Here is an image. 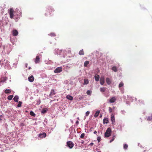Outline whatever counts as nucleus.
<instances>
[{
  "mask_svg": "<svg viewBox=\"0 0 152 152\" xmlns=\"http://www.w3.org/2000/svg\"><path fill=\"white\" fill-rule=\"evenodd\" d=\"M111 129L110 128H107L105 133V136L106 137H110L111 135Z\"/></svg>",
  "mask_w": 152,
  "mask_h": 152,
  "instance_id": "1",
  "label": "nucleus"
},
{
  "mask_svg": "<svg viewBox=\"0 0 152 152\" xmlns=\"http://www.w3.org/2000/svg\"><path fill=\"white\" fill-rule=\"evenodd\" d=\"M14 11L12 8H11L10 9L9 15L11 19H13L14 18Z\"/></svg>",
  "mask_w": 152,
  "mask_h": 152,
  "instance_id": "2",
  "label": "nucleus"
},
{
  "mask_svg": "<svg viewBox=\"0 0 152 152\" xmlns=\"http://www.w3.org/2000/svg\"><path fill=\"white\" fill-rule=\"evenodd\" d=\"M67 145L70 148H72L74 146V144L72 141H69L67 142Z\"/></svg>",
  "mask_w": 152,
  "mask_h": 152,
  "instance_id": "3",
  "label": "nucleus"
},
{
  "mask_svg": "<svg viewBox=\"0 0 152 152\" xmlns=\"http://www.w3.org/2000/svg\"><path fill=\"white\" fill-rule=\"evenodd\" d=\"M62 68L61 67H58L54 71L55 73H58L61 72L62 71Z\"/></svg>",
  "mask_w": 152,
  "mask_h": 152,
  "instance_id": "4",
  "label": "nucleus"
},
{
  "mask_svg": "<svg viewBox=\"0 0 152 152\" xmlns=\"http://www.w3.org/2000/svg\"><path fill=\"white\" fill-rule=\"evenodd\" d=\"M100 83L101 85H103L104 83V78L103 76H101L100 80Z\"/></svg>",
  "mask_w": 152,
  "mask_h": 152,
  "instance_id": "5",
  "label": "nucleus"
},
{
  "mask_svg": "<svg viewBox=\"0 0 152 152\" xmlns=\"http://www.w3.org/2000/svg\"><path fill=\"white\" fill-rule=\"evenodd\" d=\"M46 134L45 132H43L42 133H40L39 134V137L41 138H44L46 136Z\"/></svg>",
  "mask_w": 152,
  "mask_h": 152,
  "instance_id": "6",
  "label": "nucleus"
},
{
  "mask_svg": "<svg viewBox=\"0 0 152 152\" xmlns=\"http://www.w3.org/2000/svg\"><path fill=\"white\" fill-rule=\"evenodd\" d=\"M116 100L115 97H112L110 100L109 102L110 103H113Z\"/></svg>",
  "mask_w": 152,
  "mask_h": 152,
  "instance_id": "7",
  "label": "nucleus"
},
{
  "mask_svg": "<svg viewBox=\"0 0 152 152\" xmlns=\"http://www.w3.org/2000/svg\"><path fill=\"white\" fill-rule=\"evenodd\" d=\"M18 34V32L17 30L14 29L12 31V34L14 36H16Z\"/></svg>",
  "mask_w": 152,
  "mask_h": 152,
  "instance_id": "8",
  "label": "nucleus"
},
{
  "mask_svg": "<svg viewBox=\"0 0 152 152\" xmlns=\"http://www.w3.org/2000/svg\"><path fill=\"white\" fill-rule=\"evenodd\" d=\"M109 120V119L108 118L105 117V118L103 120V124H107L108 123Z\"/></svg>",
  "mask_w": 152,
  "mask_h": 152,
  "instance_id": "9",
  "label": "nucleus"
},
{
  "mask_svg": "<svg viewBox=\"0 0 152 152\" xmlns=\"http://www.w3.org/2000/svg\"><path fill=\"white\" fill-rule=\"evenodd\" d=\"M106 81L107 84L108 85H110L111 83V80L108 77L106 78Z\"/></svg>",
  "mask_w": 152,
  "mask_h": 152,
  "instance_id": "10",
  "label": "nucleus"
},
{
  "mask_svg": "<svg viewBox=\"0 0 152 152\" xmlns=\"http://www.w3.org/2000/svg\"><path fill=\"white\" fill-rule=\"evenodd\" d=\"M28 80L30 82H32L34 80V78L33 75H31L28 77Z\"/></svg>",
  "mask_w": 152,
  "mask_h": 152,
  "instance_id": "11",
  "label": "nucleus"
},
{
  "mask_svg": "<svg viewBox=\"0 0 152 152\" xmlns=\"http://www.w3.org/2000/svg\"><path fill=\"white\" fill-rule=\"evenodd\" d=\"M111 121L112 122V124H114L115 122V119L114 115L113 114H112L111 115Z\"/></svg>",
  "mask_w": 152,
  "mask_h": 152,
  "instance_id": "12",
  "label": "nucleus"
},
{
  "mask_svg": "<svg viewBox=\"0 0 152 152\" xmlns=\"http://www.w3.org/2000/svg\"><path fill=\"white\" fill-rule=\"evenodd\" d=\"M56 93L55 92L54 90L53 89L51 90L50 94V96L52 97L53 95L55 94Z\"/></svg>",
  "mask_w": 152,
  "mask_h": 152,
  "instance_id": "13",
  "label": "nucleus"
},
{
  "mask_svg": "<svg viewBox=\"0 0 152 152\" xmlns=\"http://www.w3.org/2000/svg\"><path fill=\"white\" fill-rule=\"evenodd\" d=\"M39 56H37L35 60V62L36 63H38L39 62Z\"/></svg>",
  "mask_w": 152,
  "mask_h": 152,
  "instance_id": "14",
  "label": "nucleus"
},
{
  "mask_svg": "<svg viewBox=\"0 0 152 152\" xmlns=\"http://www.w3.org/2000/svg\"><path fill=\"white\" fill-rule=\"evenodd\" d=\"M9 61L7 60L4 59V61L3 63H2V64L4 65H6L9 64Z\"/></svg>",
  "mask_w": 152,
  "mask_h": 152,
  "instance_id": "15",
  "label": "nucleus"
},
{
  "mask_svg": "<svg viewBox=\"0 0 152 152\" xmlns=\"http://www.w3.org/2000/svg\"><path fill=\"white\" fill-rule=\"evenodd\" d=\"M95 80L96 81H98L99 79V76L98 75H96L94 76Z\"/></svg>",
  "mask_w": 152,
  "mask_h": 152,
  "instance_id": "16",
  "label": "nucleus"
},
{
  "mask_svg": "<svg viewBox=\"0 0 152 152\" xmlns=\"http://www.w3.org/2000/svg\"><path fill=\"white\" fill-rule=\"evenodd\" d=\"M66 98L67 99L70 100H72L73 99V97L71 95H67L66 96Z\"/></svg>",
  "mask_w": 152,
  "mask_h": 152,
  "instance_id": "17",
  "label": "nucleus"
},
{
  "mask_svg": "<svg viewBox=\"0 0 152 152\" xmlns=\"http://www.w3.org/2000/svg\"><path fill=\"white\" fill-rule=\"evenodd\" d=\"M19 97L18 96H15L13 98V100L15 102H18V99Z\"/></svg>",
  "mask_w": 152,
  "mask_h": 152,
  "instance_id": "18",
  "label": "nucleus"
},
{
  "mask_svg": "<svg viewBox=\"0 0 152 152\" xmlns=\"http://www.w3.org/2000/svg\"><path fill=\"white\" fill-rule=\"evenodd\" d=\"M100 112V111L99 110H98L96 111L94 115V117L95 118L97 117L99 115Z\"/></svg>",
  "mask_w": 152,
  "mask_h": 152,
  "instance_id": "19",
  "label": "nucleus"
},
{
  "mask_svg": "<svg viewBox=\"0 0 152 152\" xmlns=\"http://www.w3.org/2000/svg\"><path fill=\"white\" fill-rule=\"evenodd\" d=\"M89 61H85L84 63V66L85 67H87V65L89 64Z\"/></svg>",
  "mask_w": 152,
  "mask_h": 152,
  "instance_id": "20",
  "label": "nucleus"
},
{
  "mask_svg": "<svg viewBox=\"0 0 152 152\" xmlns=\"http://www.w3.org/2000/svg\"><path fill=\"white\" fill-rule=\"evenodd\" d=\"M48 110V109L47 108L43 109L41 111V113H46Z\"/></svg>",
  "mask_w": 152,
  "mask_h": 152,
  "instance_id": "21",
  "label": "nucleus"
},
{
  "mask_svg": "<svg viewBox=\"0 0 152 152\" xmlns=\"http://www.w3.org/2000/svg\"><path fill=\"white\" fill-rule=\"evenodd\" d=\"M106 89V88H104V87L101 88H100V91L101 92H104L105 91Z\"/></svg>",
  "mask_w": 152,
  "mask_h": 152,
  "instance_id": "22",
  "label": "nucleus"
},
{
  "mask_svg": "<svg viewBox=\"0 0 152 152\" xmlns=\"http://www.w3.org/2000/svg\"><path fill=\"white\" fill-rule=\"evenodd\" d=\"M84 52L83 49L81 50L79 52V54L80 55H84Z\"/></svg>",
  "mask_w": 152,
  "mask_h": 152,
  "instance_id": "23",
  "label": "nucleus"
},
{
  "mask_svg": "<svg viewBox=\"0 0 152 152\" xmlns=\"http://www.w3.org/2000/svg\"><path fill=\"white\" fill-rule=\"evenodd\" d=\"M88 83H89V81H88V79H85L84 80V84L86 85V84H88Z\"/></svg>",
  "mask_w": 152,
  "mask_h": 152,
  "instance_id": "24",
  "label": "nucleus"
},
{
  "mask_svg": "<svg viewBox=\"0 0 152 152\" xmlns=\"http://www.w3.org/2000/svg\"><path fill=\"white\" fill-rule=\"evenodd\" d=\"M11 90L10 89H6L4 91V93L5 94H10L11 93Z\"/></svg>",
  "mask_w": 152,
  "mask_h": 152,
  "instance_id": "25",
  "label": "nucleus"
},
{
  "mask_svg": "<svg viewBox=\"0 0 152 152\" xmlns=\"http://www.w3.org/2000/svg\"><path fill=\"white\" fill-rule=\"evenodd\" d=\"M112 70L113 71L115 72H117V68L115 66H113L112 68Z\"/></svg>",
  "mask_w": 152,
  "mask_h": 152,
  "instance_id": "26",
  "label": "nucleus"
},
{
  "mask_svg": "<svg viewBox=\"0 0 152 152\" xmlns=\"http://www.w3.org/2000/svg\"><path fill=\"white\" fill-rule=\"evenodd\" d=\"M47 11L48 12H50V14L51 12H52L54 11V10L53 9H52L51 8H49L47 10Z\"/></svg>",
  "mask_w": 152,
  "mask_h": 152,
  "instance_id": "27",
  "label": "nucleus"
},
{
  "mask_svg": "<svg viewBox=\"0 0 152 152\" xmlns=\"http://www.w3.org/2000/svg\"><path fill=\"white\" fill-rule=\"evenodd\" d=\"M124 85V83H123L122 82H121L119 85L118 87L119 88H120L123 86Z\"/></svg>",
  "mask_w": 152,
  "mask_h": 152,
  "instance_id": "28",
  "label": "nucleus"
},
{
  "mask_svg": "<svg viewBox=\"0 0 152 152\" xmlns=\"http://www.w3.org/2000/svg\"><path fill=\"white\" fill-rule=\"evenodd\" d=\"M13 97V95H10L8 97L7 99L9 100H11L12 99Z\"/></svg>",
  "mask_w": 152,
  "mask_h": 152,
  "instance_id": "29",
  "label": "nucleus"
},
{
  "mask_svg": "<svg viewBox=\"0 0 152 152\" xmlns=\"http://www.w3.org/2000/svg\"><path fill=\"white\" fill-rule=\"evenodd\" d=\"M91 91L90 90H88L86 92V94L88 95H91Z\"/></svg>",
  "mask_w": 152,
  "mask_h": 152,
  "instance_id": "30",
  "label": "nucleus"
},
{
  "mask_svg": "<svg viewBox=\"0 0 152 152\" xmlns=\"http://www.w3.org/2000/svg\"><path fill=\"white\" fill-rule=\"evenodd\" d=\"M30 115L32 116H35V114L33 111H31L30 112Z\"/></svg>",
  "mask_w": 152,
  "mask_h": 152,
  "instance_id": "31",
  "label": "nucleus"
},
{
  "mask_svg": "<svg viewBox=\"0 0 152 152\" xmlns=\"http://www.w3.org/2000/svg\"><path fill=\"white\" fill-rule=\"evenodd\" d=\"M85 133H82L80 136V137L81 138L83 139L84 138V137L85 136Z\"/></svg>",
  "mask_w": 152,
  "mask_h": 152,
  "instance_id": "32",
  "label": "nucleus"
},
{
  "mask_svg": "<svg viewBox=\"0 0 152 152\" xmlns=\"http://www.w3.org/2000/svg\"><path fill=\"white\" fill-rule=\"evenodd\" d=\"M22 102L19 101L18 102V104L17 105V106L18 107H20L21 106V104H22Z\"/></svg>",
  "mask_w": 152,
  "mask_h": 152,
  "instance_id": "33",
  "label": "nucleus"
},
{
  "mask_svg": "<svg viewBox=\"0 0 152 152\" xmlns=\"http://www.w3.org/2000/svg\"><path fill=\"white\" fill-rule=\"evenodd\" d=\"M48 35L51 36L55 37L56 36V34L54 33H51L50 34H49Z\"/></svg>",
  "mask_w": 152,
  "mask_h": 152,
  "instance_id": "34",
  "label": "nucleus"
},
{
  "mask_svg": "<svg viewBox=\"0 0 152 152\" xmlns=\"http://www.w3.org/2000/svg\"><path fill=\"white\" fill-rule=\"evenodd\" d=\"M128 148V145L127 144H125L124 145V148L125 149H127Z\"/></svg>",
  "mask_w": 152,
  "mask_h": 152,
  "instance_id": "35",
  "label": "nucleus"
},
{
  "mask_svg": "<svg viewBox=\"0 0 152 152\" xmlns=\"http://www.w3.org/2000/svg\"><path fill=\"white\" fill-rule=\"evenodd\" d=\"M152 119V115L151 116L148 117L147 118V120L149 121H150Z\"/></svg>",
  "mask_w": 152,
  "mask_h": 152,
  "instance_id": "36",
  "label": "nucleus"
},
{
  "mask_svg": "<svg viewBox=\"0 0 152 152\" xmlns=\"http://www.w3.org/2000/svg\"><path fill=\"white\" fill-rule=\"evenodd\" d=\"M112 110H112V108L110 107H109V111L110 113H111L112 112Z\"/></svg>",
  "mask_w": 152,
  "mask_h": 152,
  "instance_id": "37",
  "label": "nucleus"
},
{
  "mask_svg": "<svg viewBox=\"0 0 152 152\" xmlns=\"http://www.w3.org/2000/svg\"><path fill=\"white\" fill-rule=\"evenodd\" d=\"M115 137V136H113L112 139L110 140V142H113L114 140Z\"/></svg>",
  "mask_w": 152,
  "mask_h": 152,
  "instance_id": "38",
  "label": "nucleus"
},
{
  "mask_svg": "<svg viewBox=\"0 0 152 152\" xmlns=\"http://www.w3.org/2000/svg\"><path fill=\"white\" fill-rule=\"evenodd\" d=\"M89 113H90V112L89 111H88L86 112V116H88L89 115Z\"/></svg>",
  "mask_w": 152,
  "mask_h": 152,
  "instance_id": "39",
  "label": "nucleus"
},
{
  "mask_svg": "<svg viewBox=\"0 0 152 152\" xmlns=\"http://www.w3.org/2000/svg\"><path fill=\"white\" fill-rule=\"evenodd\" d=\"M37 105H39L40 104V102H40V99H39V100L38 101H37Z\"/></svg>",
  "mask_w": 152,
  "mask_h": 152,
  "instance_id": "40",
  "label": "nucleus"
},
{
  "mask_svg": "<svg viewBox=\"0 0 152 152\" xmlns=\"http://www.w3.org/2000/svg\"><path fill=\"white\" fill-rule=\"evenodd\" d=\"M101 138L100 137H98L97 138V140L98 142H99L100 141Z\"/></svg>",
  "mask_w": 152,
  "mask_h": 152,
  "instance_id": "41",
  "label": "nucleus"
},
{
  "mask_svg": "<svg viewBox=\"0 0 152 152\" xmlns=\"http://www.w3.org/2000/svg\"><path fill=\"white\" fill-rule=\"evenodd\" d=\"M3 118V116L2 115H0V120H2Z\"/></svg>",
  "mask_w": 152,
  "mask_h": 152,
  "instance_id": "42",
  "label": "nucleus"
},
{
  "mask_svg": "<svg viewBox=\"0 0 152 152\" xmlns=\"http://www.w3.org/2000/svg\"><path fill=\"white\" fill-rule=\"evenodd\" d=\"M83 97L81 96L79 97V99L80 100H82V99H83Z\"/></svg>",
  "mask_w": 152,
  "mask_h": 152,
  "instance_id": "43",
  "label": "nucleus"
},
{
  "mask_svg": "<svg viewBox=\"0 0 152 152\" xmlns=\"http://www.w3.org/2000/svg\"><path fill=\"white\" fill-rule=\"evenodd\" d=\"M20 125L21 126H24V124L23 123H21L20 124Z\"/></svg>",
  "mask_w": 152,
  "mask_h": 152,
  "instance_id": "44",
  "label": "nucleus"
},
{
  "mask_svg": "<svg viewBox=\"0 0 152 152\" xmlns=\"http://www.w3.org/2000/svg\"><path fill=\"white\" fill-rule=\"evenodd\" d=\"M94 145V143L91 142L89 144V145L92 146Z\"/></svg>",
  "mask_w": 152,
  "mask_h": 152,
  "instance_id": "45",
  "label": "nucleus"
},
{
  "mask_svg": "<svg viewBox=\"0 0 152 152\" xmlns=\"http://www.w3.org/2000/svg\"><path fill=\"white\" fill-rule=\"evenodd\" d=\"M79 123V122L78 121H77L76 122V124H78Z\"/></svg>",
  "mask_w": 152,
  "mask_h": 152,
  "instance_id": "46",
  "label": "nucleus"
},
{
  "mask_svg": "<svg viewBox=\"0 0 152 152\" xmlns=\"http://www.w3.org/2000/svg\"><path fill=\"white\" fill-rule=\"evenodd\" d=\"M97 133V132L96 131H95L94 132V133L95 134H96V133Z\"/></svg>",
  "mask_w": 152,
  "mask_h": 152,
  "instance_id": "47",
  "label": "nucleus"
},
{
  "mask_svg": "<svg viewBox=\"0 0 152 152\" xmlns=\"http://www.w3.org/2000/svg\"><path fill=\"white\" fill-rule=\"evenodd\" d=\"M77 119H78V120H79V117H77Z\"/></svg>",
  "mask_w": 152,
  "mask_h": 152,
  "instance_id": "48",
  "label": "nucleus"
},
{
  "mask_svg": "<svg viewBox=\"0 0 152 152\" xmlns=\"http://www.w3.org/2000/svg\"><path fill=\"white\" fill-rule=\"evenodd\" d=\"M102 115H100V118L102 117Z\"/></svg>",
  "mask_w": 152,
  "mask_h": 152,
  "instance_id": "49",
  "label": "nucleus"
},
{
  "mask_svg": "<svg viewBox=\"0 0 152 152\" xmlns=\"http://www.w3.org/2000/svg\"><path fill=\"white\" fill-rule=\"evenodd\" d=\"M30 69V67H29V69Z\"/></svg>",
  "mask_w": 152,
  "mask_h": 152,
  "instance_id": "50",
  "label": "nucleus"
},
{
  "mask_svg": "<svg viewBox=\"0 0 152 152\" xmlns=\"http://www.w3.org/2000/svg\"><path fill=\"white\" fill-rule=\"evenodd\" d=\"M83 143V142H82V143Z\"/></svg>",
  "mask_w": 152,
  "mask_h": 152,
  "instance_id": "51",
  "label": "nucleus"
}]
</instances>
